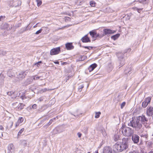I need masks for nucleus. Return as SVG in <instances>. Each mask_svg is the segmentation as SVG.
<instances>
[{"instance_id":"obj_1","label":"nucleus","mask_w":153,"mask_h":153,"mask_svg":"<svg viewBox=\"0 0 153 153\" xmlns=\"http://www.w3.org/2000/svg\"><path fill=\"white\" fill-rule=\"evenodd\" d=\"M148 121V119L144 115H142L136 117H132V120L128 123V125L138 131L142 128V124L145 125Z\"/></svg>"},{"instance_id":"obj_2","label":"nucleus","mask_w":153,"mask_h":153,"mask_svg":"<svg viewBox=\"0 0 153 153\" xmlns=\"http://www.w3.org/2000/svg\"><path fill=\"white\" fill-rule=\"evenodd\" d=\"M128 138H123L121 143H116L114 146V151L116 152H121L128 148Z\"/></svg>"},{"instance_id":"obj_3","label":"nucleus","mask_w":153,"mask_h":153,"mask_svg":"<svg viewBox=\"0 0 153 153\" xmlns=\"http://www.w3.org/2000/svg\"><path fill=\"white\" fill-rule=\"evenodd\" d=\"M122 133L125 136H129L133 133V131L131 128L123 126L121 128Z\"/></svg>"},{"instance_id":"obj_4","label":"nucleus","mask_w":153,"mask_h":153,"mask_svg":"<svg viewBox=\"0 0 153 153\" xmlns=\"http://www.w3.org/2000/svg\"><path fill=\"white\" fill-rule=\"evenodd\" d=\"M117 56L119 59L121 61L120 64L123 65L124 64V59L123 58L124 54L122 53H119L117 54Z\"/></svg>"},{"instance_id":"obj_5","label":"nucleus","mask_w":153,"mask_h":153,"mask_svg":"<svg viewBox=\"0 0 153 153\" xmlns=\"http://www.w3.org/2000/svg\"><path fill=\"white\" fill-rule=\"evenodd\" d=\"M60 51L59 47H57L51 49L50 51V54L51 55H54L58 54Z\"/></svg>"},{"instance_id":"obj_6","label":"nucleus","mask_w":153,"mask_h":153,"mask_svg":"<svg viewBox=\"0 0 153 153\" xmlns=\"http://www.w3.org/2000/svg\"><path fill=\"white\" fill-rule=\"evenodd\" d=\"M151 100V98L149 97L146 98L145 100L142 102V106L143 108L146 107L150 103Z\"/></svg>"},{"instance_id":"obj_7","label":"nucleus","mask_w":153,"mask_h":153,"mask_svg":"<svg viewBox=\"0 0 153 153\" xmlns=\"http://www.w3.org/2000/svg\"><path fill=\"white\" fill-rule=\"evenodd\" d=\"M116 32L113 30H111L108 29H105L103 30V35H108L114 33Z\"/></svg>"},{"instance_id":"obj_8","label":"nucleus","mask_w":153,"mask_h":153,"mask_svg":"<svg viewBox=\"0 0 153 153\" xmlns=\"http://www.w3.org/2000/svg\"><path fill=\"white\" fill-rule=\"evenodd\" d=\"M28 72V70H26L25 72L22 71L20 72L18 76V78L20 80L22 79L25 77L26 75V73H25V72L26 73H27Z\"/></svg>"},{"instance_id":"obj_9","label":"nucleus","mask_w":153,"mask_h":153,"mask_svg":"<svg viewBox=\"0 0 153 153\" xmlns=\"http://www.w3.org/2000/svg\"><path fill=\"white\" fill-rule=\"evenodd\" d=\"M131 139L134 143H137L139 141V137L137 135L133 134L132 136Z\"/></svg>"},{"instance_id":"obj_10","label":"nucleus","mask_w":153,"mask_h":153,"mask_svg":"<svg viewBox=\"0 0 153 153\" xmlns=\"http://www.w3.org/2000/svg\"><path fill=\"white\" fill-rule=\"evenodd\" d=\"M9 153H14L15 151V148L13 144H10L8 146Z\"/></svg>"},{"instance_id":"obj_11","label":"nucleus","mask_w":153,"mask_h":153,"mask_svg":"<svg viewBox=\"0 0 153 153\" xmlns=\"http://www.w3.org/2000/svg\"><path fill=\"white\" fill-rule=\"evenodd\" d=\"M146 113L148 116H149L153 114V107H148L146 111Z\"/></svg>"},{"instance_id":"obj_12","label":"nucleus","mask_w":153,"mask_h":153,"mask_svg":"<svg viewBox=\"0 0 153 153\" xmlns=\"http://www.w3.org/2000/svg\"><path fill=\"white\" fill-rule=\"evenodd\" d=\"M103 153H112V149L109 147H105L104 149Z\"/></svg>"},{"instance_id":"obj_13","label":"nucleus","mask_w":153,"mask_h":153,"mask_svg":"<svg viewBox=\"0 0 153 153\" xmlns=\"http://www.w3.org/2000/svg\"><path fill=\"white\" fill-rule=\"evenodd\" d=\"M81 40L83 42H91V40L87 36V35H86L82 37Z\"/></svg>"},{"instance_id":"obj_14","label":"nucleus","mask_w":153,"mask_h":153,"mask_svg":"<svg viewBox=\"0 0 153 153\" xmlns=\"http://www.w3.org/2000/svg\"><path fill=\"white\" fill-rule=\"evenodd\" d=\"M24 120V118L22 117H20L18 119V120L16 123L15 126L16 127L18 126L19 125L22 123Z\"/></svg>"},{"instance_id":"obj_15","label":"nucleus","mask_w":153,"mask_h":153,"mask_svg":"<svg viewBox=\"0 0 153 153\" xmlns=\"http://www.w3.org/2000/svg\"><path fill=\"white\" fill-rule=\"evenodd\" d=\"M97 65L95 63H94L91 65L88 68V70L90 72H91L97 67Z\"/></svg>"},{"instance_id":"obj_16","label":"nucleus","mask_w":153,"mask_h":153,"mask_svg":"<svg viewBox=\"0 0 153 153\" xmlns=\"http://www.w3.org/2000/svg\"><path fill=\"white\" fill-rule=\"evenodd\" d=\"M65 46L67 50H71L74 48V47L72 45V43H67L66 44Z\"/></svg>"},{"instance_id":"obj_17","label":"nucleus","mask_w":153,"mask_h":153,"mask_svg":"<svg viewBox=\"0 0 153 153\" xmlns=\"http://www.w3.org/2000/svg\"><path fill=\"white\" fill-rule=\"evenodd\" d=\"M21 144L23 146L25 147L27 145V141L26 140H23L20 141Z\"/></svg>"},{"instance_id":"obj_18","label":"nucleus","mask_w":153,"mask_h":153,"mask_svg":"<svg viewBox=\"0 0 153 153\" xmlns=\"http://www.w3.org/2000/svg\"><path fill=\"white\" fill-rule=\"evenodd\" d=\"M89 33L92 38L96 37V35H97L96 32L93 31H91L89 32Z\"/></svg>"},{"instance_id":"obj_19","label":"nucleus","mask_w":153,"mask_h":153,"mask_svg":"<svg viewBox=\"0 0 153 153\" xmlns=\"http://www.w3.org/2000/svg\"><path fill=\"white\" fill-rule=\"evenodd\" d=\"M7 75L10 77H14L15 76V74L13 73H12L11 71H9L7 72Z\"/></svg>"},{"instance_id":"obj_20","label":"nucleus","mask_w":153,"mask_h":153,"mask_svg":"<svg viewBox=\"0 0 153 153\" xmlns=\"http://www.w3.org/2000/svg\"><path fill=\"white\" fill-rule=\"evenodd\" d=\"M120 36V34H117L111 36V38L112 39L114 40H115L117 39Z\"/></svg>"},{"instance_id":"obj_21","label":"nucleus","mask_w":153,"mask_h":153,"mask_svg":"<svg viewBox=\"0 0 153 153\" xmlns=\"http://www.w3.org/2000/svg\"><path fill=\"white\" fill-rule=\"evenodd\" d=\"M32 77L34 80H38V79H40L41 80H42V79H41V76H33Z\"/></svg>"},{"instance_id":"obj_22","label":"nucleus","mask_w":153,"mask_h":153,"mask_svg":"<svg viewBox=\"0 0 153 153\" xmlns=\"http://www.w3.org/2000/svg\"><path fill=\"white\" fill-rule=\"evenodd\" d=\"M101 113L99 111L98 112H96L95 113V118H98L99 117L100 115L101 114Z\"/></svg>"},{"instance_id":"obj_23","label":"nucleus","mask_w":153,"mask_h":153,"mask_svg":"<svg viewBox=\"0 0 153 153\" xmlns=\"http://www.w3.org/2000/svg\"><path fill=\"white\" fill-rule=\"evenodd\" d=\"M38 6H40L42 4V1L41 0H36Z\"/></svg>"},{"instance_id":"obj_24","label":"nucleus","mask_w":153,"mask_h":153,"mask_svg":"<svg viewBox=\"0 0 153 153\" xmlns=\"http://www.w3.org/2000/svg\"><path fill=\"white\" fill-rule=\"evenodd\" d=\"M149 1V0H141L140 2L143 4H146L148 3Z\"/></svg>"},{"instance_id":"obj_25","label":"nucleus","mask_w":153,"mask_h":153,"mask_svg":"<svg viewBox=\"0 0 153 153\" xmlns=\"http://www.w3.org/2000/svg\"><path fill=\"white\" fill-rule=\"evenodd\" d=\"M6 54V52L2 50H0V55H4Z\"/></svg>"},{"instance_id":"obj_26","label":"nucleus","mask_w":153,"mask_h":153,"mask_svg":"<svg viewBox=\"0 0 153 153\" xmlns=\"http://www.w3.org/2000/svg\"><path fill=\"white\" fill-rule=\"evenodd\" d=\"M9 25L7 23H5L3 25V28L4 29H7V30H8V27Z\"/></svg>"},{"instance_id":"obj_27","label":"nucleus","mask_w":153,"mask_h":153,"mask_svg":"<svg viewBox=\"0 0 153 153\" xmlns=\"http://www.w3.org/2000/svg\"><path fill=\"white\" fill-rule=\"evenodd\" d=\"M90 5L91 7H94L95 5V3L94 1H91L90 2Z\"/></svg>"},{"instance_id":"obj_28","label":"nucleus","mask_w":153,"mask_h":153,"mask_svg":"<svg viewBox=\"0 0 153 153\" xmlns=\"http://www.w3.org/2000/svg\"><path fill=\"white\" fill-rule=\"evenodd\" d=\"M55 119H56L55 118H54L52 119L51 120H50V121L48 123V125H50L51 124L52 122L53 121H54L55 120Z\"/></svg>"},{"instance_id":"obj_29","label":"nucleus","mask_w":153,"mask_h":153,"mask_svg":"<svg viewBox=\"0 0 153 153\" xmlns=\"http://www.w3.org/2000/svg\"><path fill=\"white\" fill-rule=\"evenodd\" d=\"M119 138V137L118 135H115L114 136V140L116 141Z\"/></svg>"},{"instance_id":"obj_30","label":"nucleus","mask_w":153,"mask_h":153,"mask_svg":"<svg viewBox=\"0 0 153 153\" xmlns=\"http://www.w3.org/2000/svg\"><path fill=\"white\" fill-rule=\"evenodd\" d=\"M24 128H22L19 132L18 133V135H20L22 133V132L24 131Z\"/></svg>"},{"instance_id":"obj_31","label":"nucleus","mask_w":153,"mask_h":153,"mask_svg":"<svg viewBox=\"0 0 153 153\" xmlns=\"http://www.w3.org/2000/svg\"><path fill=\"white\" fill-rule=\"evenodd\" d=\"M13 122H11L9 123L8 124V125L7 126V127H8L9 128H11L13 126Z\"/></svg>"},{"instance_id":"obj_32","label":"nucleus","mask_w":153,"mask_h":153,"mask_svg":"<svg viewBox=\"0 0 153 153\" xmlns=\"http://www.w3.org/2000/svg\"><path fill=\"white\" fill-rule=\"evenodd\" d=\"M42 29H40L39 30H38V31H36V32L35 34H39V33H41V32H42Z\"/></svg>"},{"instance_id":"obj_33","label":"nucleus","mask_w":153,"mask_h":153,"mask_svg":"<svg viewBox=\"0 0 153 153\" xmlns=\"http://www.w3.org/2000/svg\"><path fill=\"white\" fill-rule=\"evenodd\" d=\"M42 63V62L41 61H39L38 62L36 63L35 64V65H36L38 67H39L40 65V64Z\"/></svg>"},{"instance_id":"obj_34","label":"nucleus","mask_w":153,"mask_h":153,"mask_svg":"<svg viewBox=\"0 0 153 153\" xmlns=\"http://www.w3.org/2000/svg\"><path fill=\"white\" fill-rule=\"evenodd\" d=\"M126 105V102H123L121 105V108H123Z\"/></svg>"},{"instance_id":"obj_35","label":"nucleus","mask_w":153,"mask_h":153,"mask_svg":"<svg viewBox=\"0 0 153 153\" xmlns=\"http://www.w3.org/2000/svg\"><path fill=\"white\" fill-rule=\"evenodd\" d=\"M13 94V91L8 92L7 93V94L10 96H11L12 94Z\"/></svg>"},{"instance_id":"obj_36","label":"nucleus","mask_w":153,"mask_h":153,"mask_svg":"<svg viewBox=\"0 0 153 153\" xmlns=\"http://www.w3.org/2000/svg\"><path fill=\"white\" fill-rule=\"evenodd\" d=\"M71 18L68 17H65V21H70Z\"/></svg>"},{"instance_id":"obj_37","label":"nucleus","mask_w":153,"mask_h":153,"mask_svg":"<svg viewBox=\"0 0 153 153\" xmlns=\"http://www.w3.org/2000/svg\"><path fill=\"white\" fill-rule=\"evenodd\" d=\"M129 153H140L139 152L137 151H134L130 152Z\"/></svg>"},{"instance_id":"obj_38","label":"nucleus","mask_w":153,"mask_h":153,"mask_svg":"<svg viewBox=\"0 0 153 153\" xmlns=\"http://www.w3.org/2000/svg\"><path fill=\"white\" fill-rule=\"evenodd\" d=\"M32 108L34 109H36L37 108V105L36 104H34L32 105Z\"/></svg>"},{"instance_id":"obj_39","label":"nucleus","mask_w":153,"mask_h":153,"mask_svg":"<svg viewBox=\"0 0 153 153\" xmlns=\"http://www.w3.org/2000/svg\"><path fill=\"white\" fill-rule=\"evenodd\" d=\"M77 135H78V137H79V138H80L81 137V136H82V134L79 133V132H78V133H77Z\"/></svg>"},{"instance_id":"obj_40","label":"nucleus","mask_w":153,"mask_h":153,"mask_svg":"<svg viewBox=\"0 0 153 153\" xmlns=\"http://www.w3.org/2000/svg\"><path fill=\"white\" fill-rule=\"evenodd\" d=\"M143 8H140V9H138H138H137V11H138V13H140V12L142 10H143Z\"/></svg>"},{"instance_id":"obj_41","label":"nucleus","mask_w":153,"mask_h":153,"mask_svg":"<svg viewBox=\"0 0 153 153\" xmlns=\"http://www.w3.org/2000/svg\"><path fill=\"white\" fill-rule=\"evenodd\" d=\"M4 128L1 125H0V130H3Z\"/></svg>"},{"instance_id":"obj_42","label":"nucleus","mask_w":153,"mask_h":153,"mask_svg":"<svg viewBox=\"0 0 153 153\" xmlns=\"http://www.w3.org/2000/svg\"><path fill=\"white\" fill-rule=\"evenodd\" d=\"M101 37L102 36H101V37L100 36L99 34H97V35H96V37L95 38H97V37Z\"/></svg>"},{"instance_id":"obj_43","label":"nucleus","mask_w":153,"mask_h":153,"mask_svg":"<svg viewBox=\"0 0 153 153\" xmlns=\"http://www.w3.org/2000/svg\"><path fill=\"white\" fill-rule=\"evenodd\" d=\"M49 90L47 88H45L43 89V91L44 92V91H48Z\"/></svg>"},{"instance_id":"obj_44","label":"nucleus","mask_w":153,"mask_h":153,"mask_svg":"<svg viewBox=\"0 0 153 153\" xmlns=\"http://www.w3.org/2000/svg\"><path fill=\"white\" fill-rule=\"evenodd\" d=\"M20 106H21V107H20V109H23V104H20Z\"/></svg>"},{"instance_id":"obj_45","label":"nucleus","mask_w":153,"mask_h":153,"mask_svg":"<svg viewBox=\"0 0 153 153\" xmlns=\"http://www.w3.org/2000/svg\"><path fill=\"white\" fill-rule=\"evenodd\" d=\"M137 9H138V8L136 7H134L132 8V9H133L134 10H137Z\"/></svg>"},{"instance_id":"obj_46","label":"nucleus","mask_w":153,"mask_h":153,"mask_svg":"<svg viewBox=\"0 0 153 153\" xmlns=\"http://www.w3.org/2000/svg\"><path fill=\"white\" fill-rule=\"evenodd\" d=\"M84 47L85 48H87L89 49V48H90V47H88V46H84Z\"/></svg>"},{"instance_id":"obj_47","label":"nucleus","mask_w":153,"mask_h":153,"mask_svg":"<svg viewBox=\"0 0 153 153\" xmlns=\"http://www.w3.org/2000/svg\"><path fill=\"white\" fill-rule=\"evenodd\" d=\"M86 57L85 56H82V58H83V59H82L81 60H83L84 59H85L86 58Z\"/></svg>"},{"instance_id":"obj_48","label":"nucleus","mask_w":153,"mask_h":153,"mask_svg":"<svg viewBox=\"0 0 153 153\" xmlns=\"http://www.w3.org/2000/svg\"><path fill=\"white\" fill-rule=\"evenodd\" d=\"M38 23H37L33 27V28H35L37 27V25L38 24Z\"/></svg>"},{"instance_id":"obj_49","label":"nucleus","mask_w":153,"mask_h":153,"mask_svg":"<svg viewBox=\"0 0 153 153\" xmlns=\"http://www.w3.org/2000/svg\"><path fill=\"white\" fill-rule=\"evenodd\" d=\"M54 63L56 64H59V62H55Z\"/></svg>"},{"instance_id":"obj_50","label":"nucleus","mask_w":153,"mask_h":153,"mask_svg":"<svg viewBox=\"0 0 153 153\" xmlns=\"http://www.w3.org/2000/svg\"><path fill=\"white\" fill-rule=\"evenodd\" d=\"M148 153H153V151H151L150 152H149Z\"/></svg>"},{"instance_id":"obj_51","label":"nucleus","mask_w":153,"mask_h":153,"mask_svg":"<svg viewBox=\"0 0 153 153\" xmlns=\"http://www.w3.org/2000/svg\"><path fill=\"white\" fill-rule=\"evenodd\" d=\"M141 152L142 153H146V152H144V150H142L141 151Z\"/></svg>"},{"instance_id":"obj_52","label":"nucleus","mask_w":153,"mask_h":153,"mask_svg":"<svg viewBox=\"0 0 153 153\" xmlns=\"http://www.w3.org/2000/svg\"><path fill=\"white\" fill-rule=\"evenodd\" d=\"M3 17L2 16H0V21H1V19Z\"/></svg>"},{"instance_id":"obj_53","label":"nucleus","mask_w":153,"mask_h":153,"mask_svg":"<svg viewBox=\"0 0 153 153\" xmlns=\"http://www.w3.org/2000/svg\"><path fill=\"white\" fill-rule=\"evenodd\" d=\"M67 62H64L62 63V65H65V64H67Z\"/></svg>"},{"instance_id":"obj_54","label":"nucleus","mask_w":153,"mask_h":153,"mask_svg":"<svg viewBox=\"0 0 153 153\" xmlns=\"http://www.w3.org/2000/svg\"><path fill=\"white\" fill-rule=\"evenodd\" d=\"M83 86H82V87H81V88H83Z\"/></svg>"},{"instance_id":"obj_55","label":"nucleus","mask_w":153,"mask_h":153,"mask_svg":"<svg viewBox=\"0 0 153 153\" xmlns=\"http://www.w3.org/2000/svg\"><path fill=\"white\" fill-rule=\"evenodd\" d=\"M90 48H92V47H91Z\"/></svg>"},{"instance_id":"obj_56","label":"nucleus","mask_w":153,"mask_h":153,"mask_svg":"<svg viewBox=\"0 0 153 153\" xmlns=\"http://www.w3.org/2000/svg\"><path fill=\"white\" fill-rule=\"evenodd\" d=\"M130 72V71H129V72H128V73H129Z\"/></svg>"},{"instance_id":"obj_57","label":"nucleus","mask_w":153,"mask_h":153,"mask_svg":"<svg viewBox=\"0 0 153 153\" xmlns=\"http://www.w3.org/2000/svg\"><path fill=\"white\" fill-rule=\"evenodd\" d=\"M88 153H90V152H88Z\"/></svg>"}]
</instances>
